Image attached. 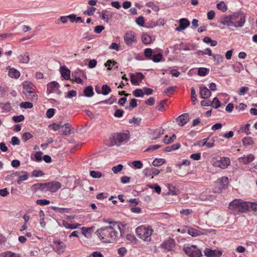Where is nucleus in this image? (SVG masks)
Returning a JSON list of instances; mask_svg holds the SVG:
<instances>
[{
  "label": "nucleus",
  "instance_id": "f257e3e1",
  "mask_svg": "<svg viewBox=\"0 0 257 257\" xmlns=\"http://www.w3.org/2000/svg\"><path fill=\"white\" fill-rule=\"evenodd\" d=\"M110 224L111 225L97 229L95 232L103 242H113L121 235L119 224L115 222H110Z\"/></svg>",
  "mask_w": 257,
  "mask_h": 257
},
{
  "label": "nucleus",
  "instance_id": "f03ea898",
  "mask_svg": "<svg viewBox=\"0 0 257 257\" xmlns=\"http://www.w3.org/2000/svg\"><path fill=\"white\" fill-rule=\"evenodd\" d=\"M228 208L230 212L234 215L248 212V205L246 202L239 199H234L230 203Z\"/></svg>",
  "mask_w": 257,
  "mask_h": 257
},
{
  "label": "nucleus",
  "instance_id": "7ed1b4c3",
  "mask_svg": "<svg viewBox=\"0 0 257 257\" xmlns=\"http://www.w3.org/2000/svg\"><path fill=\"white\" fill-rule=\"evenodd\" d=\"M130 139L129 133H117L113 134L110 138L109 146H120L125 144Z\"/></svg>",
  "mask_w": 257,
  "mask_h": 257
},
{
  "label": "nucleus",
  "instance_id": "20e7f679",
  "mask_svg": "<svg viewBox=\"0 0 257 257\" xmlns=\"http://www.w3.org/2000/svg\"><path fill=\"white\" fill-rule=\"evenodd\" d=\"M138 236L144 240H150V236L152 234L153 229L150 227H146L141 226L136 229Z\"/></svg>",
  "mask_w": 257,
  "mask_h": 257
},
{
  "label": "nucleus",
  "instance_id": "39448f33",
  "mask_svg": "<svg viewBox=\"0 0 257 257\" xmlns=\"http://www.w3.org/2000/svg\"><path fill=\"white\" fill-rule=\"evenodd\" d=\"M183 250L189 257H200L202 255L201 250L195 245L185 244Z\"/></svg>",
  "mask_w": 257,
  "mask_h": 257
},
{
  "label": "nucleus",
  "instance_id": "423d86ee",
  "mask_svg": "<svg viewBox=\"0 0 257 257\" xmlns=\"http://www.w3.org/2000/svg\"><path fill=\"white\" fill-rule=\"evenodd\" d=\"M233 27H242L245 23V16L242 13H234L231 16Z\"/></svg>",
  "mask_w": 257,
  "mask_h": 257
},
{
  "label": "nucleus",
  "instance_id": "0eeeda50",
  "mask_svg": "<svg viewBox=\"0 0 257 257\" xmlns=\"http://www.w3.org/2000/svg\"><path fill=\"white\" fill-rule=\"evenodd\" d=\"M228 178L227 177H222L217 180L215 183V186L213 188L214 192L220 193L223 190L227 187L228 184Z\"/></svg>",
  "mask_w": 257,
  "mask_h": 257
},
{
  "label": "nucleus",
  "instance_id": "6e6552de",
  "mask_svg": "<svg viewBox=\"0 0 257 257\" xmlns=\"http://www.w3.org/2000/svg\"><path fill=\"white\" fill-rule=\"evenodd\" d=\"M144 78L145 76L141 72L131 74V81L132 84L134 85H139Z\"/></svg>",
  "mask_w": 257,
  "mask_h": 257
},
{
  "label": "nucleus",
  "instance_id": "1a4fd4ad",
  "mask_svg": "<svg viewBox=\"0 0 257 257\" xmlns=\"http://www.w3.org/2000/svg\"><path fill=\"white\" fill-rule=\"evenodd\" d=\"M230 159L227 157H222L220 160L215 161L213 163L214 167L225 169L230 164Z\"/></svg>",
  "mask_w": 257,
  "mask_h": 257
},
{
  "label": "nucleus",
  "instance_id": "9d476101",
  "mask_svg": "<svg viewBox=\"0 0 257 257\" xmlns=\"http://www.w3.org/2000/svg\"><path fill=\"white\" fill-rule=\"evenodd\" d=\"M124 40L128 46H131L133 43L136 42L137 39L135 32L133 31L127 32L124 37Z\"/></svg>",
  "mask_w": 257,
  "mask_h": 257
},
{
  "label": "nucleus",
  "instance_id": "9b49d317",
  "mask_svg": "<svg viewBox=\"0 0 257 257\" xmlns=\"http://www.w3.org/2000/svg\"><path fill=\"white\" fill-rule=\"evenodd\" d=\"M61 187V184L58 181H52L49 183H46V189L51 192H55L60 189Z\"/></svg>",
  "mask_w": 257,
  "mask_h": 257
},
{
  "label": "nucleus",
  "instance_id": "f8f14e48",
  "mask_svg": "<svg viewBox=\"0 0 257 257\" xmlns=\"http://www.w3.org/2000/svg\"><path fill=\"white\" fill-rule=\"evenodd\" d=\"M54 249L58 253H62L64 252L65 249V243L60 241H54Z\"/></svg>",
  "mask_w": 257,
  "mask_h": 257
},
{
  "label": "nucleus",
  "instance_id": "ddd939ff",
  "mask_svg": "<svg viewBox=\"0 0 257 257\" xmlns=\"http://www.w3.org/2000/svg\"><path fill=\"white\" fill-rule=\"evenodd\" d=\"M176 121L179 126H183L189 121V116L188 113H184L176 118Z\"/></svg>",
  "mask_w": 257,
  "mask_h": 257
},
{
  "label": "nucleus",
  "instance_id": "4468645a",
  "mask_svg": "<svg viewBox=\"0 0 257 257\" xmlns=\"http://www.w3.org/2000/svg\"><path fill=\"white\" fill-rule=\"evenodd\" d=\"M190 24L189 21L186 18H182L179 20V26L176 28V31L180 32L186 29Z\"/></svg>",
  "mask_w": 257,
  "mask_h": 257
},
{
  "label": "nucleus",
  "instance_id": "2eb2a0df",
  "mask_svg": "<svg viewBox=\"0 0 257 257\" xmlns=\"http://www.w3.org/2000/svg\"><path fill=\"white\" fill-rule=\"evenodd\" d=\"M199 92L200 96L203 99H207L211 96L210 90L206 87L201 86L200 87Z\"/></svg>",
  "mask_w": 257,
  "mask_h": 257
},
{
  "label": "nucleus",
  "instance_id": "dca6fc26",
  "mask_svg": "<svg viewBox=\"0 0 257 257\" xmlns=\"http://www.w3.org/2000/svg\"><path fill=\"white\" fill-rule=\"evenodd\" d=\"M23 92L24 94H27L28 92H32V90H34V86L33 84L30 81H25L23 84Z\"/></svg>",
  "mask_w": 257,
  "mask_h": 257
},
{
  "label": "nucleus",
  "instance_id": "f3484780",
  "mask_svg": "<svg viewBox=\"0 0 257 257\" xmlns=\"http://www.w3.org/2000/svg\"><path fill=\"white\" fill-rule=\"evenodd\" d=\"M59 87V83L56 81H52L47 85V91L49 93L56 92Z\"/></svg>",
  "mask_w": 257,
  "mask_h": 257
},
{
  "label": "nucleus",
  "instance_id": "a211bd4d",
  "mask_svg": "<svg viewBox=\"0 0 257 257\" xmlns=\"http://www.w3.org/2000/svg\"><path fill=\"white\" fill-rule=\"evenodd\" d=\"M254 158L252 154H249L246 157H240L238 159L240 163H242L244 164H248L253 161Z\"/></svg>",
  "mask_w": 257,
  "mask_h": 257
},
{
  "label": "nucleus",
  "instance_id": "6ab92c4d",
  "mask_svg": "<svg viewBox=\"0 0 257 257\" xmlns=\"http://www.w3.org/2000/svg\"><path fill=\"white\" fill-rule=\"evenodd\" d=\"M61 76L66 80L70 79V71L66 68L65 66H62L61 67Z\"/></svg>",
  "mask_w": 257,
  "mask_h": 257
},
{
  "label": "nucleus",
  "instance_id": "aec40b11",
  "mask_svg": "<svg viewBox=\"0 0 257 257\" xmlns=\"http://www.w3.org/2000/svg\"><path fill=\"white\" fill-rule=\"evenodd\" d=\"M18 59L19 62L24 64H28L30 60L29 56L28 53L20 55L18 57Z\"/></svg>",
  "mask_w": 257,
  "mask_h": 257
},
{
  "label": "nucleus",
  "instance_id": "412c9836",
  "mask_svg": "<svg viewBox=\"0 0 257 257\" xmlns=\"http://www.w3.org/2000/svg\"><path fill=\"white\" fill-rule=\"evenodd\" d=\"M162 246L168 251L171 250L174 246V240L164 242L162 244Z\"/></svg>",
  "mask_w": 257,
  "mask_h": 257
},
{
  "label": "nucleus",
  "instance_id": "4be33fe9",
  "mask_svg": "<svg viewBox=\"0 0 257 257\" xmlns=\"http://www.w3.org/2000/svg\"><path fill=\"white\" fill-rule=\"evenodd\" d=\"M112 13L107 11H103L101 12V18L105 20L106 23L108 22L109 19L112 17Z\"/></svg>",
  "mask_w": 257,
  "mask_h": 257
},
{
  "label": "nucleus",
  "instance_id": "5701e85b",
  "mask_svg": "<svg viewBox=\"0 0 257 257\" xmlns=\"http://www.w3.org/2000/svg\"><path fill=\"white\" fill-rule=\"evenodd\" d=\"M69 20L71 23L73 22H80V23H83V21L82 20L81 17H77L76 15L75 14H71L69 15Z\"/></svg>",
  "mask_w": 257,
  "mask_h": 257
},
{
  "label": "nucleus",
  "instance_id": "b1692460",
  "mask_svg": "<svg viewBox=\"0 0 257 257\" xmlns=\"http://www.w3.org/2000/svg\"><path fill=\"white\" fill-rule=\"evenodd\" d=\"M9 75L12 78H18L20 76V73L16 69L11 68L9 71Z\"/></svg>",
  "mask_w": 257,
  "mask_h": 257
},
{
  "label": "nucleus",
  "instance_id": "393cba45",
  "mask_svg": "<svg viewBox=\"0 0 257 257\" xmlns=\"http://www.w3.org/2000/svg\"><path fill=\"white\" fill-rule=\"evenodd\" d=\"M83 93L86 97L92 96L94 94L93 87L91 86H87L84 89Z\"/></svg>",
  "mask_w": 257,
  "mask_h": 257
},
{
  "label": "nucleus",
  "instance_id": "a878e982",
  "mask_svg": "<svg viewBox=\"0 0 257 257\" xmlns=\"http://www.w3.org/2000/svg\"><path fill=\"white\" fill-rule=\"evenodd\" d=\"M62 224L65 228L71 229L77 228L80 225V224L78 223L70 224L65 221H63Z\"/></svg>",
  "mask_w": 257,
  "mask_h": 257
},
{
  "label": "nucleus",
  "instance_id": "bb28decb",
  "mask_svg": "<svg viewBox=\"0 0 257 257\" xmlns=\"http://www.w3.org/2000/svg\"><path fill=\"white\" fill-rule=\"evenodd\" d=\"M220 23L228 27H232L231 16L223 18L220 21Z\"/></svg>",
  "mask_w": 257,
  "mask_h": 257
},
{
  "label": "nucleus",
  "instance_id": "cd10ccee",
  "mask_svg": "<svg viewBox=\"0 0 257 257\" xmlns=\"http://www.w3.org/2000/svg\"><path fill=\"white\" fill-rule=\"evenodd\" d=\"M32 93L28 92L27 94H24L27 99H31L32 101H36L38 99V95L35 92L34 90H32Z\"/></svg>",
  "mask_w": 257,
  "mask_h": 257
},
{
  "label": "nucleus",
  "instance_id": "c85d7f7f",
  "mask_svg": "<svg viewBox=\"0 0 257 257\" xmlns=\"http://www.w3.org/2000/svg\"><path fill=\"white\" fill-rule=\"evenodd\" d=\"M145 175H148L147 173L149 174V175H157L160 173V171L156 168L146 169L145 170Z\"/></svg>",
  "mask_w": 257,
  "mask_h": 257
},
{
  "label": "nucleus",
  "instance_id": "c756f323",
  "mask_svg": "<svg viewBox=\"0 0 257 257\" xmlns=\"http://www.w3.org/2000/svg\"><path fill=\"white\" fill-rule=\"evenodd\" d=\"M61 127L62 128V134L65 136H67L70 134L71 130L70 128V124L68 123L64 124V125H63Z\"/></svg>",
  "mask_w": 257,
  "mask_h": 257
},
{
  "label": "nucleus",
  "instance_id": "7c9ffc66",
  "mask_svg": "<svg viewBox=\"0 0 257 257\" xmlns=\"http://www.w3.org/2000/svg\"><path fill=\"white\" fill-rule=\"evenodd\" d=\"M0 107L4 110V111L9 112L11 109V106L10 102H0Z\"/></svg>",
  "mask_w": 257,
  "mask_h": 257
},
{
  "label": "nucleus",
  "instance_id": "2f4dec72",
  "mask_svg": "<svg viewBox=\"0 0 257 257\" xmlns=\"http://www.w3.org/2000/svg\"><path fill=\"white\" fill-rule=\"evenodd\" d=\"M142 40L144 44L148 45L151 43L152 38L148 34H143L142 36Z\"/></svg>",
  "mask_w": 257,
  "mask_h": 257
},
{
  "label": "nucleus",
  "instance_id": "473e14b6",
  "mask_svg": "<svg viewBox=\"0 0 257 257\" xmlns=\"http://www.w3.org/2000/svg\"><path fill=\"white\" fill-rule=\"evenodd\" d=\"M155 52L151 48H147L144 50V54L148 59L151 60Z\"/></svg>",
  "mask_w": 257,
  "mask_h": 257
},
{
  "label": "nucleus",
  "instance_id": "72a5a7b5",
  "mask_svg": "<svg viewBox=\"0 0 257 257\" xmlns=\"http://www.w3.org/2000/svg\"><path fill=\"white\" fill-rule=\"evenodd\" d=\"M51 208L56 212L59 213H69L70 209L66 208H59L56 206H52Z\"/></svg>",
  "mask_w": 257,
  "mask_h": 257
},
{
  "label": "nucleus",
  "instance_id": "f704fd0d",
  "mask_svg": "<svg viewBox=\"0 0 257 257\" xmlns=\"http://www.w3.org/2000/svg\"><path fill=\"white\" fill-rule=\"evenodd\" d=\"M188 233L193 237L199 235L201 234V231L192 228H189L188 229Z\"/></svg>",
  "mask_w": 257,
  "mask_h": 257
},
{
  "label": "nucleus",
  "instance_id": "c9c22d12",
  "mask_svg": "<svg viewBox=\"0 0 257 257\" xmlns=\"http://www.w3.org/2000/svg\"><path fill=\"white\" fill-rule=\"evenodd\" d=\"M90 175L93 178L97 179L100 178L101 177L104 176L102 174V173L98 171L94 170L91 171L90 172Z\"/></svg>",
  "mask_w": 257,
  "mask_h": 257
},
{
  "label": "nucleus",
  "instance_id": "e433bc0d",
  "mask_svg": "<svg viewBox=\"0 0 257 257\" xmlns=\"http://www.w3.org/2000/svg\"><path fill=\"white\" fill-rule=\"evenodd\" d=\"M176 139V136L175 134H173L172 136V137H171L169 138H168V136L167 135H166L164 137L163 141H164V143H165L166 144H171V143H172L174 141V140H175Z\"/></svg>",
  "mask_w": 257,
  "mask_h": 257
},
{
  "label": "nucleus",
  "instance_id": "4c0bfd02",
  "mask_svg": "<svg viewBox=\"0 0 257 257\" xmlns=\"http://www.w3.org/2000/svg\"><path fill=\"white\" fill-rule=\"evenodd\" d=\"M111 91V88L108 85H107V84H103L102 86V92H101V93L103 95H107Z\"/></svg>",
  "mask_w": 257,
  "mask_h": 257
},
{
  "label": "nucleus",
  "instance_id": "58836bf2",
  "mask_svg": "<svg viewBox=\"0 0 257 257\" xmlns=\"http://www.w3.org/2000/svg\"><path fill=\"white\" fill-rule=\"evenodd\" d=\"M211 56L213 57V59L216 64H220L222 62L223 57L220 54H213Z\"/></svg>",
  "mask_w": 257,
  "mask_h": 257
},
{
  "label": "nucleus",
  "instance_id": "ea45409f",
  "mask_svg": "<svg viewBox=\"0 0 257 257\" xmlns=\"http://www.w3.org/2000/svg\"><path fill=\"white\" fill-rule=\"evenodd\" d=\"M162 58V55L161 53H159L157 54H154L153 57L151 58V60L153 62L157 63L161 61Z\"/></svg>",
  "mask_w": 257,
  "mask_h": 257
},
{
  "label": "nucleus",
  "instance_id": "a19ab883",
  "mask_svg": "<svg viewBox=\"0 0 257 257\" xmlns=\"http://www.w3.org/2000/svg\"><path fill=\"white\" fill-rule=\"evenodd\" d=\"M165 162V160L163 159H155L153 162L152 165L155 167H158L163 165Z\"/></svg>",
  "mask_w": 257,
  "mask_h": 257
},
{
  "label": "nucleus",
  "instance_id": "79ce46f5",
  "mask_svg": "<svg viewBox=\"0 0 257 257\" xmlns=\"http://www.w3.org/2000/svg\"><path fill=\"white\" fill-rule=\"evenodd\" d=\"M137 105L138 104L137 102V99L133 98L131 100L129 103V106L125 107V108L132 110L133 108L137 107Z\"/></svg>",
  "mask_w": 257,
  "mask_h": 257
},
{
  "label": "nucleus",
  "instance_id": "37998d69",
  "mask_svg": "<svg viewBox=\"0 0 257 257\" xmlns=\"http://www.w3.org/2000/svg\"><path fill=\"white\" fill-rule=\"evenodd\" d=\"M250 126V124L247 123L244 126L240 127L239 132H244L247 135L250 134V132L249 130V127Z\"/></svg>",
  "mask_w": 257,
  "mask_h": 257
},
{
  "label": "nucleus",
  "instance_id": "c03bdc74",
  "mask_svg": "<svg viewBox=\"0 0 257 257\" xmlns=\"http://www.w3.org/2000/svg\"><path fill=\"white\" fill-rule=\"evenodd\" d=\"M20 106L23 108H32L33 107V103L28 101L22 102Z\"/></svg>",
  "mask_w": 257,
  "mask_h": 257
},
{
  "label": "nucleus",
  "instance_id": "a18cd8bd",
  "mask_svg": "<svg viewBox=\"0 0 257 257\" xmlns=\"http://www.w3.org/2000/svg\"><path fill=\"white\" fill-rule=\"evenodd\" d=\"M1 257H19V255L11 251H7L1 255Z\"/></svg>",
  "mask_w": 257,
  "mask_h": 257
},
{
  "label": "nucleus",
  "instance_id": "49530a36",
  "mask_svg": "<svg viewBox=\"0 0 257 257\" xmlns=\"http://www.w3.org/2000/svg\"><path fill=\"white\" fill-rule=\"evenodd\" d=\"M133 94L135 97H142L144 95V93L143 90L141 89H137L135 90L133 92Z\"/></svg>",
  "mask_w": 257,
  "mask_h": 257
},
{
  "label": "nucleus",
  "instance_id": "de8ad7c7",
  "mask_svg": "<svg viewBox=\"0 0 257 257\" xmlns=\"http://www.w3.org/2000/svg\"><path fill=\"white\" fill-rule=\"evenodd\" d=\"M232 68L235 72L239 73L243 69V66L240 63H235L232 65Z\"/></svg>",
  "mask_w": 257,
  "mask_h": 257
},
{
  "label": "nucleus",
  "instance_id": "09e8293b",
  "mask_svg": "<svg viewBox=\"0 0 257 257\" xmlns=\"http://www.w3.org/2000/svg\"><path fill=\"white\" fill-rule=\"evenodd\" d=\"M242 141L244 146H250L253 144V141L250 137H245L242 139Z\"/></svg>",
  "mask_w": 257,
  "mask_h": 257
},
{
  "label": "nucleus",
  "instance_id": "8fccbe9b",
  "mask_svg": "<svg viewBox=\"0 0 257 257\" xmlns=\"http://www.w3.org/2000/svg\"><path fill=\"white\" fill-rule=\"evenodd\" d=\"M117 63L111 60H108L105 63V66L107 67L108 70H111V67L115 66L116 65Z\"/></svg>",
  "mask_w": 257,
  "mask_h": 257
},
{
  "label": "nucleus",
  "instance_id": "3c124183",
  "mask_svg": "<svg viewBox=\"0 0 257 257\" xmlns=\"http://www.w3.org/2000/svg\"><path fill=\"white\" fill-rule=\"evenodd\" d=\"M198 55H208L209 56L213 55V54L211 52V50L210 48H206L205 50H199L197 53Z\"/></svg>",
  "mask_w": 257,
  "mask_h": 257
},
{
  "label": "nucleus",
  "instance_id": "603ef678",
  "mask_svg": "<svg viewBox=\"0 0 257 257\" xmlns=\"http://www.w3.org/2000/svg\"><path fill=\"white\" fill-rule=\"evenodd\" d=\"M205 255L207 257H213L215 255V250L206 248L204 250Z\"/></svg>",
  "mask_w": 257,
  "mask_h": 257
},
{
  "label": "nucleus",
  "instance_id": "864d4df0",
  "mask_svg": "<svg viewBox=\"0 0 257 257\" xmlns=\"http://www.w3.org/2000/svg\"><path fill=\"white\" fill-rule=\"evenodd\" d=\"M246 204L248 205V211L249 210V209L250 208L252 210L257 212V203L246 202Z\"/></svg>",
  "mask_w": 257,
  "mask_h": 257
},
{
  "label": "nucleus",
  "instance_id": "5fc2aeb1",
  "mask_svg": "<svg viewBox=\"0 0 257 257\" xmlns=\"http://www.w3.org/2000/svg\"><path fill=\"white\" fill-rule=\"evenodd\" d=\"M116 100V98L115 96H111L109 99L101 101L99 103H106L111 104Z\"/></svg>",
  "mask_w": 257,
  "mask_h": 257
},
{
  "label": "nucleus",
  "instance_id": "6e6d98bb",
  "mask_svg": "<svg viewBox=\"0 0 257 257\" xmlns=\"http://www.w3.org/2000/svg\"><path fill=\"white\" fill-rule=\"evenodd\" d=\"M216 7L218 10H221L223 12H225L227 10L226 6L223 1L217 4Z\"/></svg>",
  "mask_w": 257,
  "mask_h": 257
},
{
  "label": "nucleus",
  "instance_id": "4d7b16f0",
  "mask_svg": "<svg viewBox=\"0 0 257 257\" xmlns=\"http://www.w3.org/2000/svg\"><path fill=\"white\" fill-rule=\"evenodd\" d=\"M146 6L148 7L151 8L155 12H158L160 10L159 7L158 6L155 5L153 2L148 3L146 4Z\"/></svg>",
  "mask_w": 257,
  "mask_h": 257
},
{
  "label": "nucleus",
  "instance_id": "13d9d810",
  "mask_svg": "<svg viewBox=\"0 0 257 257\" xmlns=\"http://www.w3.org/2000/svg\"><path fill=\"white\" fill-rule=\"evenodd\" d=\"M191 101L193 104H195V102L197 99V95L194 87L191 88Z\"/></svg>",
  "mask_w": 257,
  "mask_h": 257
},
{
  "label": "nucleus",
  "instance_id": "bf43d9fd",
  "mask_svg": "<svg viewBox=\"0 0 257 257\" xmlns=\"http://www.w3.org/2000/svg\"><path fill=\"white\" fill-rule=\"evenodd\" d=\"M209 70L206 68H200L198 70V75L200 76H205Z\"/></svg>",
  "mask_w": 257,
  "mask_h": 257
},
{
  "label": "nucleus",
  "instance_id": "052dcab7",
  "mask_svg": "<svg viewBox=\"0 0 257 257\" xmlns=\"http://www.w3.org/2000/svg\"><path fill=\"white\" fill-rule=\"evenodd\" d=\"M50 203V201L47 199H38L36 201V203L41 206L48 205Z\"/></svg>",
  "mask_w": 257,
  "mask_h": 257
},
{
  "label": "nucleus",
  "instance_id": "680f3d73",
  "mask_svg": "<svg viewBox=\"0 0 257 257\" xmlns=\"http://www.w3.org/2000/svg\"><path fill=\"white\" fill-rule=\"evenodd\" d=\"M175 87L171 86L165 89L164 91V93L167 96H170L174 92Z\"/></svg>",
  "mask_w": 257,
  "mask_h": 257
},
{
  "label": "nucleus",
  "instance_id": "e2e57ef3",
  "mask_svg": "<svg viewBox=\"0 0 257 257\" xmlns=\"http://www.w3.org/2000/svg\"><path fill=\"white\" fill-rule=\"evenodd\" d=\"M12 119L15 122H20L24 120L25 117L23 115L21 114L20 115L13 116Z\"/></svg>",
  "mask_w": 257,
  "mask_h": 257
},
{
  "label": "nucleus",
  "instance_id": "0e129e2a",
  "mask_svg": "<svg viewBox=\"0 0 257 257\" xmlns=\"http://www.w3.org/2000/svg\"><path fill=\"white\" fill-rule=\"evenodd\" d=\"M211 102L212 103V105H213L215 108H218L220 106V102L217 97L214 98L213 100L212 101H211Z\"/></svg>",
  "mask_w": 257,
  "mask_h": 257
},
{
  "label": "nucleus",
  "instance_id": "69168bd1",
  "mask_svg": "<svg viewBox=\"0 0 257 257\" xmlns=\"http://www.w3.org/2000/svg\"><path fill=\"white\" fill-rule=\"evenodd\" d=\"M123 168V166L121 164H118L112 168V170L114 174H117L120 172Z\"/></svg>",
  "mask_w": 257,
  "mask_h": 257
},
{
  "label": "nucleus",
  "instance_id": "338daca9",
  "mask_svg": "<svg viewBox=\"0 0 257 257\" xmlns=\"http://www.w3.org/2000/svg\"><path fill=\"white\" fill-rule=\"evenodd\" d=\"M96 10V8L94 7H90L88 8L86 11L84 12V14L88 16H91L93 14Z\"/></svg>",
  "mask_w": 257,
  "mask_h": 257
},
{
  "label": "nucleus",
  "instance_id": "774afa93",
  "mask_svg": "<svg viewBox=\"0 0 257 257\" xmlns=\"http://www.w3.org/2000/svg\"><path fill=\"white\" fill-rule=\"evenodd\" d=\"M249 90L248 87L243 86L240 88L238 90L237 93L239 95H244L246 91Z\"/></svg>",
  "mask_w": 257,
  "mask_h": 257
}]
</instances>
